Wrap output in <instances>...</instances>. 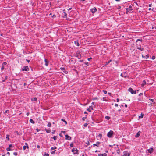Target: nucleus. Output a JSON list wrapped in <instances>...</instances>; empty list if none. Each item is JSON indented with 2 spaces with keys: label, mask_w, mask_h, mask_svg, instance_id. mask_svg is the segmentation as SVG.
<instances>
[{
  "label": "nucleus",
  "mask_w": 156,
  "mask_h": 156,
  "mask_svg": "<svg viewBox=\"0 0 156 156\" xmlns=\"http://www.w3.org/2000/svg\"><path fill=\"white\" fill-rule=\"evenodd\" d=\"M86 143V144H87L88 145H90V143H89V141H87Z\"/></svg>",
  "instance_id": "50"
},
{
  "label": "nucleus",
  "mask_w": 156,
  "mask_h": 156,
  "mask_svg": "<svg viewBox=\"0 0 156 156\" xmlns=\"http://www.w3.org/2000/svg\"><path fill=\"white\" fill-rule=\"evenodd\" d=\"M90 10L91 12L93 13H94L95 12L97 11V9L95 7H94L93 9H91Z\"/></svg>",
  "instance_id": "6"
},
{
  "label": "nucleus",
  "mask_w": 156,
  "mask_h": 156,
  "mask_svg": "<svg viewBox=\"0 0 156 156\" xmlns=\"http://www.w3.org/2000/svg\"><path fill=\"white\" fill-rule=\"evenodd\" d=\"M63 72L66 74L68 73V71H67L65 70L63 71Z\"/></svg>",
  "instance_id": "38"
},
{
  "label": "nucleus",
  "mask_w": 156,
  "mask_h": 156,
  "mask_svg": "<svg viewBox=\"0 0 156 156\" xmlns=\"http://www.w3.org/2000/svg\"><path fill=\"white\" fill-rule=\"evenodd\" d=\"M143 95V93H140V94H139V96H140L142 95Z\"/></svg>",
  "instance_id": "56"
},
{
  "label": "nucleus",
  "mask_w": 156,
  "mask_h": 156,
  "mask_svg": "<svg viewBox=\"0 0 156 156\" xmlns=\"http://www.w3.org/2000/svg\"><path fill=\"white\" fill-rule=\"evenodd\" d=\"M144 115V114H143L142 113H141V115L140 116H139V119L142 118H143Z\"/></svg>",
  "instance_id": "22"
},
{
  "label": "nucleus",
  "mask_w": 156,
  "mask_h": 156,
  "mask_svg": "<svg viewBox=\"0 0 156 156\" xmlns=\"http://www.w3.org/2000/svg\"><path fill=\"white\" fill-rule=\"evenodd\" d=\"M44 61H45V66H48V61L47 60V59H44Z\"/></svg>",
  "instance_id": "13"
},
{
  "label": "nucleus",
  "mask_w": 156,
  "mask_h": 156,
  "mask_svg": "<svg viewBox=\"0 0 156 156\" xmlns=\"http://www.w3.org/2000/svg\"><path fill=\"white\" fill-rule=\"evenodd\" d=\"M103 92L105 94H106L107 93V91L106 90H103Z\"/></svg>",
  "instance_id": "47"
},
{
  "label": "nucleus",
  "mask_w": 156,
  "mask_h": 156,
  "mask_svg": "<svg viewBox=\"0 0 156 156\" xmlns=\"http://www.w3.org/2000/svg\"><path fill=\"white\" fill-rule=\"evenodd\" d=\"M136 44L137 45V48L141 47L140 44L139 43V44H138V43H136Z\"/></svg>",
  "instance_id": "26"
},
{
  "label": "nucleus",
  "mask_w": 156,
  "mask_h": 156,
  "mask_svg": "<svg viewBox=\"0 0 156 156\" xmlns=\"http://www.w3.org/2000/svg\"><path fill=\"white\" fill-rule=\"evenodd\" d=\"M37 98L36 97H34L33 98H31V100L32 101H37Z\"/></svg>",
  "instance_id": "16"
},
{
  "label": "nucleus",
  "mask_w": 156,
  "mask_h": 156,
  "mask_svg": "<svg viewBox=\"0 0 156 156\" xmlns=\"http://www.w3.org/2000/svg\"><path fill=\"white\" fill-rule=\"evenodd\" d=\"M115 106L116 107H117L118 106V105L117 104H115Z\"/></svg>",
  "instance_id": "55"
},
{
  "label": "nucleus",
  "mask_w": 156,
  "mask_h": 156,
  "mask_svg": "<svg viewBox=\"0 0 156 156\" xmlns=\"http://www.w3.org/2000/svg\"><path fill=\"white\" fill-rule=\"evenodd\" d=\"M123 77H126L127 76L126 73V72L123 73Z\"/></svg>",
  "instance_id": "21"
},
{
  "label": "nucleus",
  "mask_w": 156,
  "mask_h": 156,
  "mask_svg": "<svg viewBox=\"0 0 156 156\" xmlns=\"http://www.w3.org/2000/svg\"><path fill=\"white\" fill-rule=\"evenodd\" d=\"M92 59V58H88V59H88V61H90V59Z\"/></svg>",
  "instance_id": "58"
},
{
  "label": "nucleus",
  "mask_w": 156,
  "mask_h": 156,
  "mask_svg": "<svg viewBox=\"0 0 156 156\" xmlns=\"http://www.w3.org/2000/svg\"><path fill=\"white\" fill-rule=\"evenodd\" d=\"M130 10H131V9H130L129 8H126V13L127 14Z\"/></svg>",
  "instance_id": "17"
},
{
  "label": "nucleus",
  "mask_w": 156,
  "mask_h": 156,
  "mask_svg": "<svg viewBox=\"0 0 156 156\" xmlns=\"http://www.w3.org/2000/svg\"><path fill=\"white\" fill-rule=\"evenodd\" d=\"M148 150L149 153H151L153 151V149L152 148H151L149 149Z\"/></svg>",
  "instance_id": "9"
},
{
  "label": "nucleus",
  "mask_w": 156,
  "mask_h": 156,
  "mask_svg": "<svg viewBox=\"0 0 156 156\" xmlns=\"http://www.w3.org/2000/svg\"><path fill=\"white\" fill-rule=\"evenodd\" d=\"M56 148H57V147H52L51 148V150H53L56 149Z\"/></svg>",
  "instance_id": "30"
},
{
  "label": "nucleus",
  "mask_w": 156,
  "mask_h": 156,
  "mask_svg": "<svg viewBox=\"0 0 156 156\" xmlns=\"http://www.w3.org/2000/svg\"><path fill=\"white\" fill-rule=\"evenodd\" d=\"M36 130L37 131V132H38L40 130V129H38V128H37L36 129Z\"/></svg>",
  "instance_id": "51"
},
{
  "label": "nucleus",
  "mask_w": 156,
  "mask_h": 156,
  "mask_svg": "<svg viewBox=\"0 0 156 156\" xmlns=\"http://www.w3.org/2000/svg\"><path fill=\"white\" fill-rule=\"evenodd\" d=\"M124 153L125 154H126V155H128V156H129L130 155V154L129 153H128V152H124Z\"/></svg>",
  "instance_id": "24"
},
{
  "label": "nucleus",
  "mask_w": 156,
  "mask_h": 156,
  "mask_svg": "<svg viewBox=\"0 0 156 156\" xmlns=\"http://www.w3.org/2000/svg\"><path fill=\"white\" fill-rule=\"evenodd\" d=\"M7 64V63H6V62H3L2 64V65L4 66V65H6Z\"/></svg>",
  "instance_id": "39"
},
{
  "label": "nucleus",
  "mask_w": 156,
  "mask_h": 156,
  "mask_svg": "<svg viewBox=\"0 0 156 156\" xmlns=\"http://www.w3.org/2000/svg\"><path fill=\"white\" fill-rule=\"evenodd\" d=\"M75 43L76 45L77 46H79L80 44H79V43L77 41H75Z\"/></svg>",
  "instance_id": "20"
},
{
  "label": "nucleus",
  "mask_w": 156,
  "mask_h": 156,
  "mask_svg": "<svg viewBox=\"0 0 156 156\" xmlns=\"http://www.w3.org/2000/svg\"><path fill=\"white\" fill-rule=\"evenodd\" d=\"M113 135V132L112 130L110 131L108 133L107 136L108 137L111 138L112 137V136Z\"/></svg>",
  "instance_id": "2"
},
{
  "label": "nucleus",
  "mask_w": 156,
  "mask_h": 156,
  "mask_svg": "<svg viewBox=\"0 0 156 156\" xmlns=\"http://www.w3.org/2000/svg\"><path fill=\"white\" fill-rule=\"evenodd\" d=\"M84 64L87 66H88L89 65V63L88 62H85Z\"/></svg>",
  "instance_id": "48"
},
{
  "label": "nucleus",
  "mask_w": 156,
  "mask_h": 156,
  "mask_svg": "<svg viewBox=\"0 0 156 156\" xmlns=\"http://www.w3.org/2000/svg\"><path fill=\"white\" fill-rule=\"evenodd\" d=\"M60 69H61L62 70H63V71L65 70V68H60Z\"/></svg>",
  "instance_id": "54"
},
{
  "label": "nucleus",
  "mask_w": 156,
  "mask_h": 156,
  "mask_svg": "<svg viewBox=\"0 0 156 156\" xmlns=\"http://www.w3.org/2000/svg\"><path fill=\"white\" fill-rule=\"evenodd\" d=\"M65 139L67 140H70L71 139V136H69L67 135H65Z\"/></svg>",
  "instance_id": "5"
},
{
  "label": "nucleus",
  "mask_w": 156,
  "mask_h": 156,
  "mask_svg": "<svg viewBox=\"0 0 156 156\" xmlns=\"http://www.w3.org/2000/svg\"><path fill=\"white\" fill-rule=\"evenodd\" d=\"M63 14H64V16L66 18H67V14L66 12H63Z\"/></svg>",
  "instance_id": "32"
},
{
  "label": "nucleus",
  "mask_w": 156,
  "mask_h": 156,
  "mask_svg": "<svg viewBox=\"0 0 156 156\" xmlns=\"http://www.w3.org/2000/svg\"><path fill=\"white\" fill-rule=\"evenodd\" d=\"M112 61V60H110L106 62H105V65L106 66V65H108L109 63Z\"/></svg>",
  "instance_id": "18"
},
{
  "label": "nucleus",
  "mask_w": 156,
  "mask_h": 156,
  "mask_svg": "<svg viewBox=\"0 0 156 156\" xmlns=\"http://www.w3.org/2000/svg\"><path fill=\"white\" fill-rule=\"evenodd\" d=\"M116 151H117V153L119 154H120V150L119 149H118L117 150H116Z\"/></svg>",
  "instance_id": "25"
},
{
  "label": "nucleus",
  "mask_w": 156,
  "mask_h": 156,
  "mask_svg": "<svg viewBox=\"0 0 156 156\" xmlns=\"http://www.w3.org/2000/svg\"><path fill=\"white\" fill-rule=\"evenodd\" d=\"M137 48L140 50L141 51H143L144 50V48H141V47H137Z\"/></svg>",
  "instance_id": "15"
},
{
  "label": "nucleus",
  "mask_w": 156,
  "mask_h": 156,
  "mask_svg": "<svg viewBox=\"0 0 156 156\" xmlns=\"http://www.w3.org/2000/svg\"><path fill=\"white\" fill-rule=\"evenodd\" d=\"M61 133H65V131H61Z\"/></svg>",
  "instance_id": "64"
},
{
  "label": "nucleus",
  "mask_w": 156,
  "mask_h": 156,
  "mask_svg": "<svg viewBox=\"0 0 156 156\" xmlns=\"http://www.w3.org/2000/svg\"><path fill=\"white\" fill-rule=\"evenodd\" d=\"M128 91L130 92L132 94H135L136 93V91H138V90H136L134 91L133 89L131 88H129L128 89Z\"/></svg>",
  "instance_id": "1"
},
{
  "label": "nucleus",
  "mask_w": 156,
  "mask_h": 156,
  "mask_svg": "<svg viewBox=\"0 0 156 156\" xmlns=\"http://www.w3.org/2000/svg\"><path fill=\"white\" fill-rule=\"evenodd\" d=\"M30 122H31V123H33V124H34V121L32 119H30Z\"/></svg>",
  "instance_id": "23"
},
{
  "label": "nucleus",
  "mask_w": 156,
  "mask_h": 156,
  "mask_svg": "<svg viewBox=\"0 0 156 156\" xmlns=\"http://www.w3.org/2000/svg\"><path fill=\"white\" fill-rule=\"evenodd\" d=\"M37 148H40V146L39 145H37Z\"/></svg>",
  "instance_id": "57"
},
{
  "label": "nucleus",
  "mask_w": 156,
  "mask_h": 156,
  "mask_svg": "<svg viewBox=\"0 0 156 156\" xmlns=\"http://www.w3.org/2000/svg\"><path fill=\"white\" fill-rule=\"evenodd\" d=\"M155 56H154V55H153L152 56V59H153V60H154L155 59Z\"/></svg>",
  "instance_id": "36"
},
{
  "label": "nucleus",
  "mask_w": 156,
  "mask_h": 156,
  "mask_svg": "<svg viewBox=\"0 0 156 156\" xmlns=\"http://www.w3.org/2000/svg\"><path fill=\"white\" fill-rule=\"evenodd\" d=\"M9 112V110H6L5 112H4V113L5 114L6 113H7L8 112Z\"/></svg>",
  "instance_id": "52"
},
{
  "label": "nucleus",
  "mask_w": 156,
  "mask_h": 156,
  "mask_svg": "<svg viewBox=\"0 0 156 156\" xmlns=\"http://www.w3.org/2000/svg\"><path fill=\"white\" fill-rule=\"evenodd\" d=\"M142 99H141V98L140 99H138V100L139 101H142Z\"/></svg>",
  "instance_id": "63"
},
{
  "label": "nucleus",
  "mask_w": 156,
  "mask_h": 156,
  "mask_svg": "<svg viewBox=\"0 0 156 156\" xmlns=\"http://www.w3.org/2000/svg\"><path fill=\"white\" fill-rule=\"evenodd\" d=\"M4 69V66L2 65V66L1 67V70H3Z\"/></svg>",
  "instance_id": "44"
},
{
  "label": "nucleus",
  "mask_w": 156,
  "mask_h": 156,
  "mask_svg": "<svg viewBox=\"0 0 156 156\" xmlns=\"http://www.w3.org/2000/svg\"><path fill=\"white\" fill-rule=\"evenodd\" d=\"M88 124L87 123H85L84 124V127H87V126Z\"/></svg>",
  "instance_id": "46"
},
{
  "label": "nucleus",
  "mask_w": 156,
  "mask_h": 156,
  "mask_svg": "<svg viewBox=\"0 0 156 156\" xmlns=\"http://www.w3.org/2000/svg\"><path fill=\"white\" fill-rule=\"evenodd\" d=\"M87 110L89 112H90L91 111V110L90 108H87Z\"/></svg>",
  "instance_id": "49"
},
{
  "label": "nucleus",
  "mask_w": 156,
  "mask_h": 156,
  "mask_svg": "<svg viewBox=\"0 0 156 156\" xmlns=\"http://www.w3.org/2000/svg\"><path fill=\"white\" fill-rule=\"evenodd\" d=\"M75 151H76V154H78V151H79L78 150H77L76 148H75V147L73 148V149H72V152H74Z\"/></svg>",
  "instance_id": "3"
},
{
  "label": "nucleus",
  "mask_w": 156,
  "mask_h": 156,
  "mask_svg": "<svg viewBox=\"0 0 156 156\" xmlns=\"http://www.w3.org/2000/svg\"><path fill=\"white\" fill-rule=\"evenodd\" d=\"M12 146V144H9V147L8 148H7L6 149V150L7 151H10L11 150L10 149V147H11Z\"/></svg>",
  "instance_id": "11"
},
{
  "label": "nucleus",
  "mask_w": 156,
  "mask_h": 156,
  "mask_svg": "<svg viewBox=\"0 0 156 156\" xmlns=\"http://www.w3.org/2000/svg\"><path fill=\"white\" fill-rule=\"evenodd\" d=\"M101 143L99 142H97L96 143V144H93V147H94L95 146H96L97 147H98L99 145Z\"/></svg>",
  "instance_id": "7"
},
{
  "label": "nucleus",
  "mask_w": 156,
  "mask_h": 156,
  "mask_svg": "<svg viewBox=\"0 0 156 156\" xmlns=\"http://www.w3.org/2000/svg\"><path fill=\"white\" fill-rule=\"evenodd\" d=\"M7 154L9 155V156L10 153L9 152H8L7 153Z\"/></svg>",
  "instance_id": "61"
},
{
  "label": "nucleus",
  "mask_w": 156,
  "mask_h": 156,
  "mask_svg": "<svg viewBox=\"0 0 156 156\" xmlns=\"http://www.w3.org/2000/svg\"><path fill=\"white\" fill-rule=\"evenodd\" d=\"M13 154L15 156H16L18 154V153L17 152H14L13 153Z\"/></svg>",
  "instance_id": "33"
},
{
  "label": "nucleus",
  "mask_w": 156,
  "mask_h": 156,
  "mask_svg": "<svg viewBox=\"0 0 156 156\" xmlns=\"http://www.w3.org/2000/svg\"><path fill=\"white\" fill-rule=\"evenodd\" d=\"M146 58H148L149 57V55H146Z\"/></svg>",
  "instance_id": "53"
},
{
  "label": "nucleus",
  "mask_w": 156,
  "mask_h": 156,
  "mask_svg": "<svg viewBox=\"0 0 156 156\" xmlns=\"http://www.w3.org/2000/svg\"><path fill=\"white\" fill-rule=\"evenodd\" d=\"M25 144L26 145V146H23V149L25 150L26 149V148L27 147L28 148V144L27 143H25Z\"/></svg>",
  "instance_id": "8"
},
{
  "label": "nucleus",
  "mask_w": 156,
  "mask_h": 156,
  "mask_svg": "<svg viewBox=\"0 0 156 156\" xmlns=\"http://www.w3.org/2000/svg\"><path fill=\"white\" fill-rule=\"evenodd\" d=\"M146 81L145 80H144L143 81V83L141 84L142 87H144L145 85H146Z\"/></svg>",
  "instance_id": "12"
},
{
  "label": "nucleus",
  "mask_w": 156,
  "mask_h": 156,
  "mask_svg": "<svg viewBox=\"0 0 156 156\" xmlns=\"http://www.w3.org/2000/svg\"><path fill=\"white\" fill-rule=\"evenodd\" d=\"M86 118V117H83V118H82V119L84 121L85 120Z\"/></svg>",
  "instance_id": "43"
},
{
  "label": "nucleus",
  "mask_w": 156,
  "mask_h": 156,
  "mask_svg": "<svg viewBox=\"0 0 156 156\" xmlns=\"http://www.w3.org/2000/svg\"><path fill=\"white\" fill-rule=\"evenodd\" d=\"M102 99L104 101H106V100L105 99V98L104 97Z\"/></svg>",
  "instance_id": "59"
},
{
  "label": "nucleus",
  "mask_w": 156,
  "mask_h": 156,
  "mask_svg": "<svg viewBox=\"0 0 156 156\" xmlns=\"http://www.w3.org/2000/svg\"><path fill=\"white\" fill-rule=\"evenodd\" d=\"M29 69L28 66H25L23 67V68L22 69V70H25L26 71H28L29 70Z\"/></svg>",
  "instance_id": "4"
},
{
  "label": "nucleus",
  "mask_w": 156,
  "mask_h": 156,
  "mask_svg": "<svg viewBox=\"0 0 156 156\" xmlns=\"http://www.w3.org/2000/svg\"><path fill=\"white\" fill-rule=\"evenodd\" d=\"M123 73H122L121 74V76L122 77H123Z\"/></svg>",
  "instance_id": "62"
},
{
  "label": "nucleus",
  "mask_w": 156,
  "mask_h": 156,
  "mask_svg": "<svg viewBox=\"0 0 156 156\" xmlns=\"http://www.w3.org/2000/svg\"><path fill=\"white\" fill-rule=\"evenodd\" d=\"M93 107L92 105L89 106V108L92 110H93Z\"/></svg>",
  "instance_id": "40"
},
{
  "label": "nucleus",
  "mask_w": 156,
  "mask_h": 156,
  "mask_svg": "<svg viewBox=\"0 0 156 156\" xmlns=\"http://www.w3.org/2000/svg\"><path fill=\"white\" fill-rule=\"evenodd\" d=\"M6 138L8 140H9V136L8 135H6Z\"/></svg>",
  "instance_id": "34"
},
{
  "label": "nucleus",
  "mask_w": 156,
  "mask_h": 156,
  "mask_svg": "<svg viewBox=\"0 0 156 156\" xmlns=\"http://www.w3.org/2000/svg\"><path fill=\"white\" fill-rule=\"evenodd\" d=\"M45 130L46 131V132L47 133H50V132H51V130H49V129H46V128L45 129Z\"/></svg>",
  "instance_id": "19"
},
{
  "label": "nucleus",
  "mask_w": 156,
  "mask_h": 156,
  "mask_svg": "<svg viewBox=\"0 0 156 156\" xmlns=\"http://www.w3.org/2000/svg\"><path fill=\"white\" fill-rule=\"evenodd\" d=\"M49 155L48 153H45L44 154V156H49Z\"/></svg>",
  "instance_id": "35"
},
{
  "label": "nucleus",
  "mask_w": 156,
  "mask_h": 156,
  "mask_svg": "<svg viewBox=\"0 0 156 156\" xmlns=\"http://www.w3.org/2000/svg\"><path fill=\"white\" fill-rule=\"evenodd\" d=\"M47 126H48V127H51V124L50 122H48V125H47Z\"/></svg>",
  "instance_id": "31"
},
{
  "label": "nucleus",
  "mask_w": 156,
  "mask_h": 156,
  "mask_svg": "<svg viewBox=\"0 0 156 156\" xmlns=\"http://www.w3.org/2000/svg\"><path fill=\"white\" fill-rule=\"evenodd\" d=\"M98 156H107V154L106 153H104V154H98Z\"/></svg>",
  "instance_id": "14"
},
{
  "label": "nucleus",
  "mask_w": 156,
  "mask_h": 156,
  "mask_svg": "<svg viewBox=\"0 0 156 156\" xmlns=\"http://www.w3.org/2000/svg\"><path fill=\"white\" fill-rule=\"evenodd\" d=\"M30 113L29 112H27V116H28L29 115Z\"/></svg>",
  "instance_id": "60"
},
{
  "label": "nucleus",
  "mask_w": 156,
  "mask_h": 156,
  "mask_svg": "<svg viewBox=\"0 0 156 156\" xmlns=\"http://www.w3.org/2000/svg\"><path fill=\"white\" fill-rule=\"evenodd\" d=\"M70 146L71 147H72L73 146V144L72 143H71L70 144Z\"/></svg>",
  "instance_id": "37"
},
{
  "label": "nucleus",
  "mask_w": 156,
  "mask_h": 156,
  "mask_svg": "<svg viewBox=\"0 0 156 156\" xmlns=\"http://www.w3.org/2000/svg\"><path fill=\"white\" fill-rule=\"evenodd\" d=\"M57 138V136H54L53 137V139L54 140H55Z\"/></svg>",
  "instance_id": "27"
},
{
  "label": "nucleus",
  "mask_w": 156,
  "mask_h": 156,
  "mask_svg": "<svg viewBox=\"0 0 156 156\" xmlns=\"http://www.w3.org/2000/svg\"><path fill=\"white\" fill-rule=\"evenodd\" d=\"M55 151H56V150H54V151H53L52 152H51V154H54V153H55Z\"/></svg>",
  "instance_id": "42"
},
{
  "label": "nucleus",
  "mask_w": 156,
  "mask_h": 156,
  "mask_svg": "<svg viewBox=\"0 0 156 156\" xmlns=\"http://www.w3.org/2000/svg\"><path fill=\"white\" fill-rule=\"evenodd\" d=\"M149 100L151 101L152 102H153L154 101V100L153 99H151L150 98L149 99Z\"/></svg>",
  "instance_id": "45"
},
{
  "label": "nucleus",
  "mask_w": 156,
  "mask_h": 156,
  "mask_svg": "<svg viewBox=\"0 0 156 156\" xmlns=\"http://www.w3.org/2000/svg\"><path fill=\"white\" fill-rule=\"evenodd\" d=\"M140 133L141 132L140 131H139L137 133L136 135L135 136V137L136 138L140 136Z\"/></svg>",
  "instance_id": "10"
},
{
  "label": "nucleus",
  "mask_w": 156,
  "mask_h": 156,
  "mask_svg": "<svg viewBox=\"0 0 156 156\" xmlns=\"http://www.w3.org/2000/svg\"><path fill=\"white\" fill-rule=\"evenodd\" d=\"M105 119H109L110 118V117L108 116H106L105 117Z\"/></svg>",
  "instance_id": "41"
},
{
  "label": "nucleus",
  "mask_w": 156,
  "mask_h": 156,
  "mask_svg": "<svg viewBox=\"0 0 156 156\" xmlns=\"http://www.w3.org/2000/svg\"><path fill=\"white\" fill-rule=\"evenodd\" d=\"M61 120L63 121L66 124H67V122L64 119H61Z\"/></svg>",
  "instance_id": "29"
},
{
  "label": "nucleus",
  "mask_w": 156,
  "mask_h": 156,
  "mask_svg": "<svg viewBox=\"0 0 156 156\" xmlns=\"http://www.w3.org/2000/svg\"><path fill=\"white\" fill-rule=\"evenodd\" d=\"M138 41H140L141 42L142 41V39H137V40L136 41V43H138Z\"/></svg>",
  "instance_id": "28"
}]
</instances>
